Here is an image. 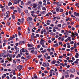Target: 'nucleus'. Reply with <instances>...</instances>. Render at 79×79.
I'll return each mask as SVG.
<instances>
[{
  "instance_id": "obj_45",
  "label": "nucleus",
  "mask_w": 79,
  "mask_h": 79,
  "mask_svg": "<svg viewBox=\"0 0 79 79\" xmlns=\"http://www.w3.org/2000/svg\"><path fill=\"white\" fill-rule=\"evenodd\" d=\"M13 63H14L15 64H16V62L15 60H13Z\"/></svg>"
},
{
  "instance_id": "obj_34",
  "label": "nucleus",
  "mask_w": 79,
  "mask_h": 79,
  "mask_svg": "<svg viewBox=\"0 0 79 79\" xmlns=\"http://www.w3.org/2000/svg\"><path fill=\"white\" fill-rule=\"evenodd\" d=\"M4 54L3 53H2L0 54V57H2V56H3Z\"/></svg>"
},
{
  "instance_id": "obj_58",
  "label": "nucleus",
  "mask_w": 79,
  "mask_h": 79,
  "mask_svg": "<svg viewBox=\"0 0 79 79\" xmlns=\"http://www.w3.org/2000/svg\"><path fill=\"white\" fill-rule=\"evenodd\" d=\"M38 58H41L42 57V55L38 56Z\"/></svg>"
},
{
  "instance_id": "obj_55",
  "label": "nucleus",
  "mask_w": 79,
  "mask_h": 79,
  "mask_svg": "<svg viewBox=\"0 0 79 79\" xmlns=\"http://www.w3.org/2000/svg\"><path fill=\"white\" fill-rule=\"evenodd\" d=\"M57 19H60V17H56Z\"/></svg>"
},
{
  "instance_id": "obj_22",
  "label": "nucleus",
  "mask_w": 79,
  "mask_h": 79,
  "mask_svg": "<svg viewBox=\"0 0 79 79\" xmlns=\"http://www.w3.org/2000/svg\"><path fill=\"white\" fill-rule=\"evenodd\" d=\"M73 47L75 48L77 47V44L76 43H74L73 46Z\"/></svg>"
},
{
  "instance_id": "obj_12",
  "label": "nucleus",
  "mask_w": 79,
  "mask_h": 79,
  "mask_svg": "<svg viewBox=\"0 0 79 79\" xmlns=\"http://www.w3.org/2000/svg\"><path fill=\"white\" fill-rule=\"evenodd\" d=\"M56 4L57 6H61V3L59 2H57Z\"/></svg>"
},
{
  "instance_id": "obj_39",
  "label": "nucleus",
  "mask_w": 79,
  "mask_h": 79,
  "mask_svg": "<svg viewBox=\"0 0 79 79\" xmlns=\"http://www.w3.org/2000/svg\"><path fill=\"white\" fill-rule=\"evenodd\" d=\"M21 5H24V2H23V1H21Z\"/></svg>"
},
{
  "instance_id": "obj_6",
  "label": "nucleus",
  "mask_w": 79,
  "mask_h": 79,
  "mask_svg": "<svg viewBox=\"0 0 79 79\" xmlns=\"http://www.w3.org/2000/svg\"><path fill=\"white\" fill-rule=\"evenodd\" d=\"M37 4H33V10H34L33 8H35L37 7Z\"/></svg>"
},
{
  "instance_id": "obj_50",
  "label": "nucleus",
  "mask_w": 79,
  "mask_h": 79,
  "mask_svg": "<svg viewBox=\"0 0 79 79\" xmlns=\"http://www.w3.org/2000/svg\"><path fill=\"white\" fill-rule=\"evenodd\" d=\"M21 15H22V16L23 17H24V14L23 13H22L21 14Z\"/></svg>"
},
{
  "instance_id": "obj_8",
  "label": "nucleus",
  "mask_w": 79,
  "mask_h": 79,
  "mask_svg": "<svg viewBox=\"0 0 79 79\" xmlns=\"http://www.w3.org/2000/svg\"><path fill=\"white\" fill-rule=\"evenodd\" d=\"M24 44V41H20L19 42V45H21L22 44Z\"/></svg>"
},
{
  "instance_id": "obj_2",
  "label": "nucleus",
  "mask_w": 79,
  "mask_h": 79,
  "mask_svg": "<svg viewBox=\"0 0 79 79\" xmlns=\"http://www.w3.org/2000/svg\"><path fill=\"white\" fill-rule=\"evenodd\" d=\"M21 0H14L15 4H17L18 3H19V2H21Z\"/></svg>"
},
{
  "instance_id": "obj_16",
  "label": "nucleus",
  "mask_w": 79,
  "mask_h": 79,
  "mask_svg": "<svg viewBox=\"0 0 79 79\" xmlns=\"http://www.w3.org/2000/svg\"><path fill=\"white\" fill-rule=\"evenodd\" d=\"M42 30L43 32H44V33L47 32L46 29H43Z\"/></svg>"
},
{
  "instance_id": "obj_17",
  "label": "nucleus",
  "mask_w": 79,
  "mask_h": 79,
  "mask_svg": "<svg viewBox=\"0 0 79 79\" xmlns=\"http://www.w3.org/2000/svg\"><path fill=\"white\" fill-rule=\"evenodd\" d=\"M12 3L11 2H9V3H8V6H10V5H12Z\"/></svg>"
},
{
  "instance_id": "obj_25",
  "label": "nucleus",
  "mask_w": 79,
  "mask_h": 79,
  "mask_svg": "<svg viewBox=\"0 0 79 79\" xmlns=\"http://www.w3.org/2000/svg\"><path fill=\"white\" fill-rule=\"evenodd\" d=\"M27 30H28V33H29V34L30 33V31L31 30L30 29V28H29V27H28V29H27Z\"/></svg>"
},
{
  "instance_id": "obj_28",
  "label": "nucleus",
  "mask_w": 79,
  "mask_h": 79,
  "mask_svg": "<svg viewBox=\"0 0 79 79\" xmlns=\"http://www.w3.org/2000/svg\"><path fill=\"white\" fill-rule=\"evenodd\" d=\"M42 47H44V48H47V46H45V45L43 44L42 45Z\"/></svg>"
},
{
  "instance_id": "obj_46",
  "label": "nucleus",
  "mask_w": 79,
  "mask_h": 79,
  "mask_svg": "<svg viewBox=\"0 0 79 79\" xmlns=\"http://www.w3.org/2000/svg\"><path fill=\"white\" fill-rule=\"evenodd\" d=\"M74 15H75V16H77V13H76V12H74Z\"/></svg>"
},
{
  "instance_id": "obj_33",
  "label": "nucleus",
  "mask_w": 79,
  "mask_h": 79,
  "mask_svg": "<svg viewBox=\"0 0 79 79\" xmlns=\"http://www.w3.org/2000/svg\"><path fill=\"white\" fill-rule=\"evenodd\" d=\"M13 39V37H10L8 40V41H10V40H11Z\"/></svg>"
},
{
  "instance_id": "obj_47",
  "label": "nucleus",
  "mask_w": 79,
  "mask_h": 79,
  "mask_svg": "<svg viewBox=\"0 0 79 79\" xmlns=\"http://www.w3.org/2000/svg\"><path fill=\"white\" fill-rule=\"evenodd\" d=\"M22 52H25V51L24 50V48H22Z\"/></svg>"
},
{
  "instance_id": "obj_15",
  "label": "nucleus",
  "mask_w": 79,
  "mask_h": 79,
  "mask_svg": "<svg viewBox=\"0 0 79 79\" xmlns=\"http://www.w3.org/2000/svg\"><path fill=\"white\" fill-rule=\"evenodd\" d=\"M42 66L44 67H47V64L45 63H43L42 64Z\"/></svg>"
},
{
  "instance_id": "obj_59",
  "label": "nucleus",
  "mask_w": 79,
  "mask_h": 79,
  "mask_svg": "<svg viewBox=\"0 0 79 79\" xmlns=\"http://www.w3.org/2000/svg\"><path fill=\"white\" fill-rule=\"evenodd\" d=\"M64 30H61V33H64Z\"/></svg>"
},
{
  "instance_id": "obj_35",
  "label": "nucleus",
  "mask_w": 79,
  "mask_h": 79,
  "mask_svg": "<svg viewBox=\"0 0 79 79\" xmlns=\"http://www.w3.org/2000/svg\"><path fill=\"white\" fill-rule=\"evenodd\" d=\"M65 77L66 78H67V77H69V75L68 74L67 75H65Z\"/></svg>"
},
{
  "instance_id": "obj_52",
  "label": "nucleus",
  "mask_w": 79,
  "mask_h": 79,
  "mask_svg": "<svg viewBox=\"0 0 79 79\" xmlns=\"http://www.w3.org/2000/svg\"><path fill=\"white\" fill-rule=\"evenodd\" d=\"M64 35H66V34H67V35H69V33H68V32H65L64 33Z\"/></svg>"
},
{
  "instance_id": "obj_7",
  "label": "nucleus",
  "mask_w": 79,
  "mask_h": 79,
  "mask_svg": "<svg viewBox=\"0 0 79 79\" xmlns=\"http://www.w3.org/2000/svg\"><path fill=\"white\" fill-rule=\"evenodd\" d=\"M60 7L57 6L56 9V10L57 12H58L60 11Z\"/></svg>"
},
{
  "instance_id": "obj_3",
  "label": "nucleus",
  "mask_w": 79,
  "mask_h": 79,
  "mask_svg": "<svg viewBox=\"0 0 79 79\" xmlns=\"http://www.w3.org/2000/svg\"><path fill=\"white\" fill-rule=\"evenodd\" d=\"M31 52L32 53L34 54V55H37V51H34V50H33L31 51Z\"/></svg>"
},
{
  "instance_id": "obj_51",
  "label": "nucleus",
  "mask_w": 79,
  "mask_h": 79,
  "mask_svg": "<svg viewBox=\"0 0 79 79\" xmlns=\"http://www.w3.org/2000/svg\"><path fill=\"white\" fill-rule=\"evenodd\" d=\"M20 54L21 55L23 54V53H22V51H21V50H20Z\"/></svg>"
},
{
  "instance_id": "obj_21",
  "label": "nucleus",
  "mask_w": 79,
  "mask_h": 79,
  "mask_svg": "<svg viewBox=\"0 0 79 79\" xmlns=\"http://www.w3.org/2000/svg\"><path fill=\"white\" fill-rule=\"evenodd\" d=\"M31 58V56L30 55H28L27 56V58H27V60H28V59H29Z\"/></svg>"
},
{
  "instance_id": "obj_18",
  "label": "nucleus",
  "mask_w": 79,
  "mask_h": 79,
  "mask_svg": "<svg viewBox=\"0 0 79 79\" xmlns=\"http://www.w3.org/2000/svg\"><path fill=\"white\" fill-rule=\"evenodd\" d=\"M67 40H68L69 41H70V42L71 41V37H68Z\"/></svg>"
},
{
  "instance_id": "obj_30",
  "label": "nucleus",
  "mask_w": 79,
  "mask_h": 79,
  "mask_svg": "<svg viewBox=\"0 0 79 79\" xmlns=\"http://www.w3.org/2000/svg\"><path fill=\"white\" fill-rule=\"evenodd\" d=\"M36 19H38V18L35 17V18H34L33 20L35 22H36L37 20H36Z\"/></svg>"
},
{
  "instance_id": "obj_61",
  "label": "nucleus",
  "mask_w": 79,
  "mask_h": 79,
  "mask_svg": "<svg viewBox=\"0 0 79 79\" xmlns=\"http://www.w3.org/2000/svg\"><path fill=\"white\" fill-rule=\"evenodd\" d=\"M12 19H15V16H14V15H12Z\"/></svg>"
},
{
  "instance_id": "obj_63",
  "label": "nucleus",
  "mask_w": 79,
  "mask_h": 79,
  "mask_svg": "<svg viewBox=\"0 0 79 79\" xmlns=\"http://www.w3.org/2000/svg\"><path fill=\"white\" fill-rule=\"evenodd\" d=\"M59 45H61L62 44V42H60L59 43Z\"/></svg>"
},
{
  "instance_id": "obj_27",
  "label": "nucleus",
  "mask_w": 79,
  "mask_h": 79,
  "mask_svg": "<svg viewBox=\"0 0 79 79\" xmlns=\"http://www.w3.org/2000/svg\"><path fill=\"white\" fill-rule=\"evenodd\" d=\"M69 70H67L66 72H65V73L66 74H69Z\"/></svg>"
},
{
  "instance_id": "obj_5",
  "label": "nucleus",
  "mask_w": 79,
  "mask_h": 79,
  "mask_svg": "<svg viewBox=\"0 0 79 79\" xmlns=\"http://www.w3.org/2000/svg\"><path fill=\"white\" fill-rule=\"evenodd\" d=\"M76 71V70L74 69H70V72L72 73H74Z\"/></svg>"
},
{
  "instance_id": "obj_49",
  "label": "nucleus",
  "mask_w": 79,
  "mask_h": 79,
  "mask_svg": "<svg viewBox=\"0 0 79 79\" xmlns=\"http://www.w3.org/2000/svg\"><path fill=\"white\" fill-rule=\"evenodd\" d=\"M31 3V2L30 1H29L28 2V4H29Z\"/></svg>"
},
{
  "instance_id": "obj_62",
  "label": "nucleus",
  "mask_w": 79,
  "mask_h": 79,
  "mask_svg": "<svg viewBox=\"0 0 79 79\" xmlns=\"http://www.w3.org/2000/svg\"><path fill=\"white\" fill-rule=\"evenodd\" d=\"M38 15H34L33 16V17H37Z\"/></svg>"
},
{
  "instance_id": "obj_53",
  "label": "nucleus",
  "mask_w": 79,
  "mask_h": 79,
  "mask_svg": "<svg viewBox=\"0 0 79 79\" xmlns=\"http://www.w3.org/2000/svg\"><path fill=\"white\" fill-rule=\"evenodd\" d=\"M63 9H60V12H63Z\"/></svg>"
},
{
  "instance_id": "obj_10",
  "label": "nucleus",
  "mask_w": 79,
  "mask_h": 79,
  "mask_svg": "<svg viewBox=\"0 0 79 79\" xmlns=\"http://www.w3.org/2000/svg\"><path fill=\"white\" fill-rule=\"evenodd\" d=\"M55 63H56V60H54L51 62V64H55Z\"/></svg>"
},
{
  "instance_id": "obj_38",
  "label": "nucleus",
  "mask_w": 79,
  "mask_h": 79,
  "mask_svg": "<svg viewBox=\"0 0 79 79\" xmlns=\"http://www.w3.org/2000/svg\"><path fill=\"white\" fill-rule=\"evenodd\" d=\"M34 36L33 35H31V38L32 40H34Z\"/></svg>"
},
{
  "instance_id": "obj_64",
  "label": "nucleus",
  "mask_w": 79,
  "mask_h": 79,
  "mask_svg": "<svg viewBox=\"0 0 79 79\" xmlns=\"http://www.w3.org/2000/svg\"><path fill=\"white\" fill-rule=\"evenodd\" d=\"M47 59H50V56H48L47 57Z\"/></svg>"
},
{
  "instance_id": "obj_40",
  "label": "nucleus",
  "mask_w": 79,
  "mask_h": 79,
  "mask_svg": "<svg viewBox=\"0 0 79 79\" xmlns=\"http://www.w3.org/2000/svg\"><path fill=\"white\" fill-rule=\"evenodd\" d=\"M74 52H78V51H77V49L75 48Z\"/></svg>"
},
{
  "instance_id": "obj_14",
  "label": "nucleus",
  "mask_w": 79,
  "mask_h": 79,
  "mask_svg": "<svg viewBox=\"0 0 79 79\" xmlns=\"http://www.w3.org/2000/svg\"><path fill=\"white\" fill-rule=\"evenodd\" d=\"M53 46H54V47H58V44L56 43L55 44H53Z\"/></svg>"
},
{
  "instance_id": "obj_26",
  "label": "nucleus",
  "mask_w": 79,
  "mask_h": 79,
  "mask_svg": "<svg viewBox=\"0 0 79 79\" xmlns=\"http://www.w3.org/2000/svg\"><path fill=\"white\" fill-rule=\"evenodd\" d=\"M28 18L29 19V20H30V21H32V17H28Z\"/></svg>"
},
{
  "instance_id": "obj_13",
  "label": "nucleus",
  "mask_w": 79,
  "mask_h": 79,
  "mask_svg": "<svg viewBox=\"0 0 79 79\" xmlns=\"http://www.w3.org/2000/svg\"><path fill=\"white\" fill-rule=\"evenodd\" d=\"M17 9H18V12H19V13H21V9H20V8L19 7H17Z\"/></svg>"
},
{
  "instance_id": "obj_23",
  "label": "nucleus",
  "mask_w": 79,
  "mask_h": 79,
  "mask_svg": "<svg viewBox=\"0 0 79 79\" xmlns=\"http://www.w3.org/2000/svg\"><path fill=\"white\" fill-rule=\"evenodd\" d=\"M24 11L25 13H28V12H29V11H28V10H25Z\"/></svg>"
},
{
  "instance_id": "obj_20",
  "label": "nucleus",
  "mask_w": 79,
  "mask_h": 79,
  "mask_svg": "<svg viewBox=\"0 0 79 79\" xmlns=\"http://www.w3.org/2000/svg\"><path fill=\"white\" fill-rule=\"evenodd\" d=\"M47 52V50L44 49V50L42 51L41 52V53H45V52Z\"/></svg>"
},
{
  "instance_id": "obj_44",
  "label": "nucleus",
  "mask_w": 79,
  "mask_h": 79,
  "mask_svg": "<svg viewBox=\"0 0 79 79\" xmlns=\"http://www.w3.org/2000/svg\"><path fill=\"white\" fill-rule=\"evenodd\" d=\"M58 27H61V24H59L58 25Z\"/></svg>"
},
{
  "instance_id": "obj_37",
  "label": "nucleus",
  "mask_w": 79,
  "mask_h": 79,
  "mask_svg": "<svg viewBox=\"0 0 79 79\" xmlns=\"http://www.w3.org/2000/svg\"><path fill=\"white\" fill-rule=\"evenodd\" d=\"M76 71V72L77 73V74H78V75H79V70H77Z\"/></svg>"
},
{
  "instance_id": "obj_41",
  "label": "nucleus",
  "mask_w": 79,
  "mask_h": 79,
  "mask_svg": "<svg viewBox=\"0 0 79 79\" xmlns=\"http://www.w3.org/2000/svg\"><path fill=\"white\" fill-rule=\"evenodd\" d=\"M39 6H40L41 8H42V7L43 6H42V5L41 4H39Z\"/></svg>"
},
{
  "instance_id": "obj_36",
  "label": "nucleus",
  "mask_w": 79,
  "mask_h": 79,
  "mask_svg": "<svg viewBox=\"0 0 79 79\" xmlns=\"http://www.w3.org/2000/svg\"><path fill=\"white\" fill-rule=\"evenodd\" d=\"M6 63H4L2 64V66H3L4 67H5V66H6Z\"/></svg>"
},
{
  "instance_id": "obj_60",
  "label": "nucleus",
  "mask_w": 79,
  "mask_h": 79,
  "mask_svg": "<svg viewBox=\"0 0 79 79\" xmlns=\"http://www.w3.org/2000/svg\"><path fill=\"white\" fill-rule=\"evenodd\" d=\"M16 56V54H15L12 56L13 58H15Z\"/></svg>"
},
{
  "instance_id": "obj_4",
  "label": "nucleus",
  "mask_w": 79,
  "mask_h": 79,
  "mask_svg": "<svg viewBox=\"0 0 79 79\" xmlns=\"http://www.w3.org/2000/svg\"><path fill=\"white\" fill-rule=\"evenodd\" d=\"M14 48L16 50L17 52H19V48H17L16 46H15Z\"/></svg>"
},
{
  "instance_id": "obj_54",
  "label": "nucleus",
  "mask_w": 79,
  "mask_h": 79,
  "mask_svg": "<svg viewBox=\"0 0 79 79\" xmlns=\"http://www.w3.org/2000/svg\"><path fill=\"white\" fill-rule=\"evenodd\" d=\"M70 77H74V75H73L72 74H71L70 75Z\"/></svg>"
},
{
  "instance_id": "obj_56",
  "label": "nucleus",
  "mask_w": 79,
  "mask_h": 79,
  "mask_svg": "<svg viewBox=\"0 0 79 79\" xmlns=\"http://www.w3.org/2000/svg\"><path fill=\"white\" fill-rule=\"evenodd\" d=\"M70 44L71 45H73V44H74V42L72 41L70 42Z\"/></svg>"
},
{
  "instance_id": "obj_9",
  "label": "nucleus",
  "mask_w": 79,
  "mask_h": 79,
  "mask_svg": "<svg viewBox=\"0 0 79 79\" xmlns=\"http://www.w3.org/2000/svg\"><path fill=\"white\" fill-rule=\"evenodd\" d=\"M75 58H78V57H79V53H77L76 54V55L75 56Z\"/></svg>"
},
{
  "instance_id": "obj_31",
  "label": "nucleus",
  "mask_w": 79,
  "mask_h": 79,
  "mask_svg": "<svg viewBox=\"0 0 79 79\" xmlns=\"http://www.w3.org/2000/svg\"><path fill=\"white\" fill-rule=\"evenodd\" d=\"M43 10H44V11H46V8L45 7H44L42 8Z\"/></svg>"
},
{
  "instance_id": "obj_19",
  "label": "nucleus",
  "mask_w": 79,
  "mask_h": 79,
  "mask_svg": "<svg viewBox=\"0 0 79 79\" xmlns=\"http://www.w3.org/2000/svg\"><path fill=\"white\" fill-rule=\"evenodd\" d=\"M15 7L14 6H11L10 7V10H14L15 9Z\"/></svg>"
},
{
  "instance_id": "obj_43",
  "label": "nucleus",
  "mask_w": 79,
  "mask_h": 79,
  "mask_svg": "<svg viewBox=\"0 0 79 79\" xmlns=\"http://www.w3.org/2000/svg\"><path fill=\"white\" fill-rule=\"evenodd\" d=\"M2 12H4V11H5V8H3V9H2Z\"/></svg>"
},
{
  "instance_id": "obj_57",
  "label": "nucleus",
  "mask_w": 79,
  "mask_h": 79,
  "mask_svg": "<svg viewBox=\"0 0 79 79\" xmlns=\"http://www.w3.org/2000/svg\"><path fill=\"white\" fill-rule=\"evenodd\" d=\"M6 13L7 15H9V14L10 13V12L9 11H7L6 12Z\"/></svg>"
},
{
  "instance_id": "obj_1",
  "label": "nucleus",
  "mask_w": 79,
  "mask_h": 79,
  "mask_svg": "<svg viewBox=\"0 0 79 79\" xmlns=\"http://www.w3.org/2000/svg\"><path fill=\"white\" fill-rule=\"evenodd\" d=\"M16 68L18 69H19V70L20 71H21V69H22L23 68V66L19 65L17 66Z\"/></svg>"
},
{
  "instance_id": "obj_42",
  "label": "nucleus",
  "mask_w": 79,
  "mask_h": 79,
  "mask_svg": "<svg viewBox=\"0 0 79 79\" xmlns=\"http://www.w3.org/2000/svg\"><path fill=\"white\" fill-rule=\"evenodd\" d=\"M40 44L41 45H43V44H44V42H42V41H40Z\"/></svg>"
},
{
  "instance_id": "obj_29",
  "label": "nucleus",
  "mask_w": 79,
  "mask_h": 79,
  "mask_svg": "<svg viewBox=\"0 0 79 79\" xmlns=\"http://www.w3.org/2000/svg\"><path fill=\"white\" fill-rule=\"evenodd\" d=\"M9 57L11 59L12 58V54H10L9 55Z\"/></svg>"
},
{
  "instance_id": "obj_48",
  "label": "nucleus",
  "mask_w": 79,
  "mask_h": 79,
  "mask_svg": "<svg viewBox=\"0 0 79 79\" xmlns=\"http://www.w3.org/2000/svg\"><path fill=\"white\" fill-rule=\"evenodd\" d=\"M39 13H40V10H38L37 12H36V14H39Z\"/></svg>"
},
{
  "instance_id": "obj_32",
  "label": "nucleus",
  "mask_w": 79,
  "mask_h": 79,
  "mask_svg": "<svg viewBox=\"0 0 79 79\" xmlns=\"http://www.w3.org/2000/svg\"><path fill=\"white\" fill-rule=\"evenodd\" d=\"M56 17H54L53 18V21H55L56 19Z\"/></svg>"
},
{
  "instance_id": "obj_24",
  "label": "nucleus",
  "mask_w": 79,
  "mask_h": 79,
  "mask_svg": "<svg viewBox=\"0 0 79 79\" xmlns=\"http://www.w3.org/2000/svg\"><path fill=\"white\" fill-rule=\"evenodd\" d=\"M66 27V24L64 23L62 25V27L64 28V27Z\"/></svg>"
},
{
  "instance_id": "obj_11",
  "label": "nucleus",
  "mask_w": 79,
  "mask_h": 79,
  "mask_svg": "<svg viewBox=\"0 0 79 79\" xmlns=\"http://www.w3.org/2000/svg\"><path fill=\"white\" fill-rule=\"evenodd\" d=\"M46 13V12L44 11H43L40 12V13L41 15H44V14H45Z\"/></svg>"
}]
</instances>
